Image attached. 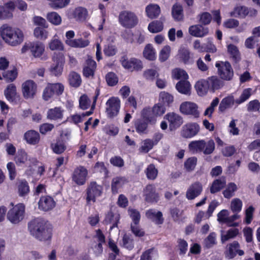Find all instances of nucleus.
Instances as JSON below:
<instances>
[{
    "mask_svg": "<svg viewBox=\"0 0 260 260\" xmlns=\"http://www.w3.org/2000/svg\"><path fill=\"white\" fill-rule=\"evenodd\" d=\"M239 234V230L236 228H232L229 230L225 234H221V242L224 243L231 239L236 237Z\"/></svg>",
    "mask_w": 260,
    "mask_h": 260,
    "instance_id": "nucleus-48",
    "label": "nucleus"
},
{
    "mask_svg": "<svg viewBox=\"0 0 260 260\" xmlns=\"http://www.w3.org/2000/svg\"><path fill=\"white\" fill-rule=\"evenodd\" d=\"M68 80L70 84L74 87H79L82 82L80 75L75 72H72L70 73Z\"/></svg>",
    "mask_w": 260,
    "mask_h": 260,
    "instance_id": "nucleus-45",
    "label": "nucleus"
},
{
    "mask_svg": "<svg viewBox=\"0 0 260 260\" xmlns=\"http://www.w3.org/2000/svg\"><path fill=\"white\" fill-rule=\"evenodd\" d=\"M118 19L120 24L127 28L134 27L138 23V18L136 14L128 11L120 12Z\"/></svg>",
    "mask_w": 260,
    "mask_h": 260,
    "instance_id": "nucleus-4",
    "label": "nucleus"
},
{
    "mask_svg": "<svg viewBox=\"0 0 260 260\" xmlns=\"http://www.w3.org/2000/svg\"><path fill=\"white\" fill-rule=\"evenodd\" d=\"M145 12L147 16L151 19L157 18L160 13V8L157 4H151L146 6Z\"/></svg>",
    "mask_w": 260,
    "mask_h": 260,
    "instance_id": "nucleus-31",
    "label": "nucleus"
},
{
    "mask_svg": "<svg viewBox=\"0 0 260 260\" xmlns=\"http://www.w3.org/2000/svg\"><path fill=\"white\" fill-rule=\"evenodd\" d=\"M206 80L210 90L213 92L219 89L223 86V82L216 76L209 77Z\"/></svg>",
    "mask_w": 260,
    "mask_h": 260,
    "instance_id": "nucleus-33",
    "label": "nucleus"
},
{
    "mask_svg": "<svg viewBox=\"0 0 260 260\" xmlns=\"http://www.w3.org/2000/svg\"><path fill=\"white\" fill-rule=\"evenodd\" d=\"M165 118L169 121V127L171 130L179 127L183 122L182 117L179 114L174 112L167 113L165 115Z\"/></svg>",
    "mask_w": 260,
    "mask_h": 260,
    "instance_id": "nucleus-19",
    "label": "nucleus"
},
{
    "mask_svg": "<svg viewBox=\"0 0 260 260\" xmlns=\"http://www.w3.org/2000/svg\"><path fill=\"white\" fill-rule=\"evenodd\" d=\"M24 138L26 142L30 145H36L38 144L40 139L39 134L34 130L27 131L24 134Z\"/></svg>",
    "mask_w": 260,
    "mask_h": 260,
    "instance_id": "nucleus-32",
    "label": "nucleus"
},
{
    "mask_svg": "<svg viewBox=\"0 0 260 260\" xmlns=\"http://www.w3.org/2000/svg\"><path fill=\"white\" fill-rule=\"evenodd\" d=\"M228 51L235 60H239L240 59L239 51L235 45L233 44L229 45L228 46Z\"/></svg>",
    "mask_w": 260,
    "mask_h": 260,
    "instance_id": "nucleus-63",
    "label": "nucleus"
},
{
    "mask_svg": "<svg viewBox=\"0 0 260 260\" xmlns=\"http://www.w3.org/2000/svg\"><path fill=\"white\" fill-rule=\"evenodd\" d=\"M203 186L201 183L195 182L189 186L186 192V198L188 200H193L198 197L202 192Z\"/></svg>",
    "mask_w": 260,
    "mask_h": 260,
    "instance_id": "nucleus-21",
    "label": "nucleus"
},
{
    "mask_svg": "<svg viewBox=\"0 0 260 260\" xmlns=\"http://www.w3.org/2000/svg\"><path fill=\"white\" fill-rule=\"evenodd\" d=\"M145 173L148 179L154 180L157 176L158 170L154 165L150 164L146 168Z\"/></svg>",
    "mask_w": 260,
    "mask_h": 260,
    "instance_id": "nucleus-60",
    "label": "nucleus"
},
{
    "mask_svg": "<svg viewBox=\"0 0 260 260\" xmlns=\"http://www.w3.org/2000/svg\"><path fill=\"white\" fill-rule=\"evenodd\" d=\"M55 204L54 199L48 196L42 197L38 203L39 208L44 211L52 210L55 206Z\"/></svg>",
    "mask_w": 260,
    "mask_h": 260,
    "instance_id": "nucleus-22",
    "label": "nucleus"
},
{
    "mask_svg": "<svg viewBox=\"0 0 260 260\" xmlns=\"http://www.w3.org/2000/svg\"><path fill=\"white\" fill-rule=\"evenodd\" d=\"M225 184L226 181L223 177L216 179L212 182L210 186V192L211 193H215L219 191L225 186Z\"/></svg>",
    "mask_w": 260,
    "mask_h": 260,
    "instance_id": "nucleus-39",
    "label": "nucleus"
},
{
    "mask_svg": "<svg viewBox=\"0 0 260 260\" xmlns=\"http://www.w3.org/2000/svg\"><path fill=\"white\" fill-rule=\"evenodd\" d=\"M121 246L128 250H132L134 247L133 240L131 237L125 234L122 238Z\"/></svg>",
    "mask_w": 260,
    "mask_h": 260,
    "instance_id": "nucleus-62",
    "label": "nucleus"
},
{
    "mask_svg": "<svg viewBox=\"0 0 260 260\" xmlns=\"http://www.w3.org/2000/svg\"><path fill=\"white\" fill-rule=\"evenodd\" d=\"M11 207L7 213V220L13 224H18L24 218L25 214V206L22 203L14 205L11 203Z\"/></svg>",
    "mask_w": 260,
    "mask_h": 260,
    "instance_id": "nucleus-1",
    "label": "nucleus"
},
{
    "mask_svg": "<svg viewBox=\"0 0 260 260\" xmlns=\"http://www.w3.org/2000/svg\"><path fill=\"white\" fill-rule=\"evenodd\" d=\"M126 182L123 177H116L113 179L112 182V190L114 193H117L118 189L121 187Z\"/></svg>",
    "mask_w": 260,
    "mask_h": 260,
    "instance_id": "nucleus-55",
    "label": "nucleus"
},
{
    "mask_svg": "<svg viewBox=\"0 0 260 260\" xmlns=\"http://www.w3.org/2000/svg\"><path fill=\"white\" fill-rule=\"evenodd\" d=\"M249 11L248 9L243 6H238L236 7L233 12H231V16L234 17H245L248 14Z\"/></svg>",
    "mask_w": 260,
    "mask_h": 260,
    "instance_id": "nucleus-57",
    "label": "nucleus"
},
{
    "mask_svg": "<svg viewBox=\"0 0 260 260\" xmlns=\"http://www.w3.org/2000/svg\"><path fill=\"white\" fill-rule=\"evenodd\" d=\"M119 218L120 216L118 213H114L110 211L106 215L105 220L107 223L112 224L111 227V229H112L117 226Z\"/></svg>",
    "mask_w": 260,
    "mask_h": 260,
    "instance_id": "nucleus-46",
    "label": "nucleus"
},
{
    "mask_svg": "<svg viewBox=\"0 0 260 260\" xmlns=\"http://www.w3.org/2000/svg\"><path fill=\"white\" fill-rule=\"evenodd\" d=\"M87 174V170L84 167L80 166L75 169L72 176L73 180L78 185H83L86 182Z\"/></svg>",
    "mask_w": 260,
    "mask_h": 260,
    "instance_id": "nucleus-18",
    "label": "nucleus"
},
{
    "mask_svg": "<svg viewBox=\"0 0 260 260\" xmlns=\"http://www.w3.org/2000/svg\"><path fill=\"white\" fill-rule=\"evenodd\" d=\"M15 161L17 165L22 166L24 164H28L30 161V157L24 150H21L18 151L16 156L15 157Z\"/></svg>",
    "mask_w": 260,
    "mask_h": 260,
    "instance_id": "nucleus-34",
    "label": "nucleus"
},
{
    "mask_svg": "<svg viewBox=\"0 0 260 260\" xmlns=\"http://www.w3.org/2000/svg\"><path fill=\"white\" fill-rule=\"evenodd\" d=\"M236 104V100L233 94H230L224 98L219 104L218 110L220 112H223L226 109L233 107Z\"/></svg>",
    "mask_w": 260,
    "mask_h": 260,
    "instance_id": "nucleus-29",
    "label": "nucleus"
},
{
    "mask_svg": "<svg viewBox=\"0 0 260 260\" xmlns=\"http://www.w3.org/2000/svg\"><path fill=\"white\" fill-rule=\"evenodd\" d=\"M238 190L237 185L233 182L228 183L222 191L223 197L226 199H230L234 196L235 192Z\"/></svg>",
    "mask_w": 260,
    "mask_h": 260,
    "instance_id": "nucleus-40",
    "label": "nucleus"
},
{
    "mask_svg": "<svg viewBox=\"0 0 260 260\" xmlns=\"http://www.w3.org/2000/svg\"><path fill=\"white\" fill-rule=\"evenodd\" d=\"M45 220L41 218H36L28 224V229L31 235H37L39 228H44Z\"/></svg>",
    "mask_w": 260,
    "mask_h": 260,
    "instance_id": "nucleus-28",
    "label": "nucleus"
},
{
    "mask_svg": "<svg viewBox=\"0 0 260 260\" xmlns=\"http://www.w3.org/2000/svg\"><path fill=\"white\" fill-rule=\"evenodd\" d=\"M143 53L144 57L148 60H154L156 58L155 50L150 44L145 46Z\"/></svg>",
    "mask_w": 260,
    "mask_h": 260,
    "instance_id": "nucleus-42",
    "label": "nucleus"
},
{
    "mask_svg": "<svg viewBox=\"0 0 260 260\" xmlns=\"http://www.w3.org/2000/svg\"><path fill=\"white\" fill-rule=\"evenodd\" d=\"M146 215L156 224H161L164 221L162 214L160 211L150 209L146 212Z\"/></svg>",
    "mask_w": 260,
    "mask_h": 260,
    "instance_id": "nucleus-35",
    "label": "nucleus"
},
{
    "mask_svg": "<svg viewBox=\"0 0 260 260\" xmlns=\"http://www.w3.org/2000/svg\"><path fill=\"white\" fill-rule=\"evenodd\" d=\"M63 117V110L59 107L49 109L46 114V117L50 120H60Z\"/></svg>",
    "mask_w": 260,
    "mask_h": 260,
    "instance_id": "nucleus-27",
    "label": "nucleus"
},
{
    "mask_svg": "<svg viewBox=\"0 0 260 260\" xmlns=\"http://www.w3.org/2000/svg\"><path fill=\"white\" fill-rule=\"evenodd\" d=\"M200 130V125L197 123L188 122L183 125L180 135L184 138L189 139L196 136Z\"/></svg>",
    "mask_w": 260,
    "mask_h": 260,
    "instance_id": "nucleus-12",
    "label": "nucleus"
},
{
    "mask_svg": "<svg viewBox=\"0 0 260 260\" xmlns=\"http://www.w3.org/2000/svg\"><path fill=\"white\" fill-rule=\"evenodd\" d=\"M204 145V140L192 141L189 143L188 148L193 153L202 152Z\"/></svg>",
    "mask_w": 260,
    "mask_h": 260,
    "instance_id": "nucleus-38",
    "label": "nucleus"
},
{
    "mask_svg": "<svg viewBox=\"0 0 260 260\" xmlns=\"http://www.w3.org/2000/svg\"><path fill=\"white\" fill-rule=\"evenodd\" d=\"M171 47L169 45L164 46L159 52V60L161 62L167 60L171 55Z\"/></svg>",
    "mask_w": 260,
    "mask_h": 260,
    "instance_id": "nucleus-51",
    "label": "nucleus"
},
{
    "mask_svg": "<svg viewBox=\"0 0 260 260\" xmlns=\"http://www.w3.org/2000/svg\"><path fill=\"white\" fill-rule=\"evenodd\" d=\"M34 35L37 39L44 41L48 38L49 32L43 28L37 27L34 29Z\"/></svg>",
    "mask_w": 260,
    "mask_h": 260,
    "instance_id": "nucleus-54",
    "label": "nucleus"
},
{
    "mask_svg": "<svg viewBox=\"0 0 260 260\" xmlns=\"http://www.w3.org/2000/svg\"><path fill=\"white\" fill-rule=\"evenodd\" d=\"M71 43H70V47L73 48H84L88 46L89 44L88 40L82 38L75 39Z\"/></svg>",
    "mask_w": 260,
    "mask_h": 260,
    "instance_id": "nucleus-58",
    "label": "nucleus"
},
{
    "mask_svg": "<svg viewBox=\"0 0 260 260\" xmlns=\"http://www.w3.org/2000/svg\"><path fill=\"white\" fill-rule=\"evenodd\" d=\"M121 62L123 68L131 71L141 70L143 68L142 62L136 58H127L126 57H122Z\"/></svg>",
    "mask_w": 260,
    "mask_h": 260,
    "instance_id": "nucleus-15",
    "label": "nucleus"
},
{
    "mask_svg": "<svg viewBox=\"0 0 260 260\" xmlns=\"http://www.w3.org/2000/svg\"><path fill=\"white\" fill-rule=\"evenodd\" d=\"M96 68L95 61L90 56L86 59L83 69V74L86 78H93Z\"/></svg>",
    "mask_w": 260,
    "mask_h": 260,
    "instance_id": "nucleus-17",
    "label": "nucleus"
},
{
    "mask_svg": "<svg viewBox=\"0 0 260 260\" xmlns=\"http://www.w3.org/2000/svg\"><path fill=\"white\" fill-rule=\"evenodd\" d=\"M4 93L5 98L10 102H15L20 99V95L17 92L16 87L14 84H9Z\"/></svg>",
    "mask_w": 260,
    "mask_h": 260,
    "instance_id": "nucleus-23",
    "label": "nucleus"
},
{
    "mask_svg": "<svg viewBox=\"0 0 260 260\" xmlns=\"http://www.w3.org/2000/svg\"><path fill=\"white\" fill-rule=\"evenodd\" d=\"M44 228H39L37 235H32L40 241L50 240L52 237V228L51 226L45 221Z\"/></svg>",
    "mask_w": 260,
    "mask_h": 260,
    "instance_id": "nucleus-20",
    "label": "nucleus"
},
{
    "mask_svg": "<svg viewBox=\"0 0 260 260\" xmlns=\"http://www.w3.org/2000/svg\"><path fill=\"white\" fill-rule=\"evenodd\" d=\"M252 90V89L250 88L244 89L240 97L236 100V104L240 105L247 100L251 95Z\"/></svg>",
    "mask_w": 260,
    "mask_h": 260,
    "instance_id": "nucleus-59",
    "label": "nucleus"
},
{
    "mask_svg": "<svg viewBox=\"0 0 260 260\" xmlns=\"http://www.w3.org/2000/svg\"><path fill=\"white\" fill-rule=\"evenodd\" d=\"M172 77L177 80H187L188 78V75L185 70L180 68H175L172 71Z\"/></svg>",
    "mask_w": 260,
    "mask_h": 260,
    "instance_id": "nucleus-53",
    "label": "nucleus"
},
{
    "mask_svg": "<svg viewBox=\"0 0 260 260\" xmlns=\"http://www.w3.org/2000/svg\"><path fill=\"white\" fill-rule=\"evenodd\" d=\"M45 52V47L43 43L38 41L31 42L30 53L34 57L46 60L48 57Z\"/></svg>",
    "mask_w": 260,
    "mask_h": 260,
    "instance_id": "nucleus-13",
    "label": "nucleus"
},
{
    "mask_svg": "<svg viewBox=\"0 0 260 260\" xmlns=\"http://www.w3.org/2000/svg\"><path fill=\"white\" fill-rule=\"evenodd\" d=\"M196 90L200 96L206 95L210 90L207 80H201L198 81L195 84Z\"/></svg>",
    "mask_w": 260,
    "mask_h": 260,
    "instance_id": "nucleus-36",
    "label": "nucleus"
},
{
    "mask_svg": "<svg viewBox=\"0 0 260 260\" xmlns=\"http://www.w3.org/2000/svg\"><path fill=\"white\" fill-rule=\"evenodd\" d=\"M143 196L145 201L147 203H157L159 200L158 193L156 192V188L153 184H148L144 188Z\"/></svg>",
    "mask_w": 260,
    "mask_h": 260,
    "instance_id": "nucleus-14",
    "label": "nucleus"
},
{
    "mask_svg": "<svg viewBox=\"0 0 260 260\" xmlns=\"http://www.w3.org/2000/svg\"><path fill=\"white\" fill-rule=\"evenodd\" d=\"M103 192V187L96 182L89 183L86 189V201L88 203L95 202L96 199L100 197Z\"/></svg>",
    "mask_w": 260,
    "mask_h": 260,
    "instance_id": "nucleus-7",
    "label": "nucleus"
},
{
    "mask_svg": "<svg viewBox=\"0 0 260 260\" xmlns=\"http://www.w3.org/2000/svg\"><path fill=\"white\" fill-rule=\"evenodd\" d=\"M218 74L220 78L225 81H230L234 76V71L228 61H219L216 62Z\"/></svg>",
    "mask_w": 260,
    "mask_h": 260,
    "instance_id": "nucleus-5",
    "label": "nucleus"
},
{
    "mask_svg": "<svg viewBox=\"0 0 260 260\" xmlns=\"http://www.w3.org/2000/svg\"><path fill=\"white\" fill-rule=\"evenodd\" d=\"M15 28V27L8 24H4L0 27V37L8 45Z\"/></svg>",
    "mask_w": 260,
    "mask_h": 260,
    "instance_id": "nucleus-26",
    "label": "nucleus"
},
{
    "mask_svg": "<svg viewBox=\"0 0 260 260\" xmlns=\"http://www.w3.org/2000/svg\"><path fill=\"white\" fill-rule=\"evenodd\" d=\"M172 14L176 21L182 20L183 18L182 7L179 4L174 5L172 7Z\"/></svg>",
    "mask_w": 260,
    "mask_h": 260,
    "instance_id": "nucleus-50",
    "label": "nucleus"
},
{
    "mask_svg": "<svg viewBox=\"0 0 260 260\" xmlns=\"http://www.w3.org/2000/svg\"><path fill=\"white\" fill-rule=\"evenodd\" d=\"M243 206V202L242 200L239 198H236L232 200L230 209L234 213H238L242 210Z\"/></svg>",
    "mask_w": 260,
    "mask_h": 260,
    "instance_id": "nucleus-49",
    "label": "nucleus"
},
{
    "mask_svg": "<svg viewBox=\"0 0 260 260\" xmlns=\"http://www.w3.org/2000/svg\"><path fill=\"white\" fill-rule=\"evenodd\" d=\"M177 91L183 94L189 95L190 94L191 85L186 80L180 81L176 85Z\"/></svg>",
    "mask_w": 260,
    "mask_h": 260,
    "instance_id": "nucleus-37",
    "label": "nucleus"
},
{
    "mask_svg": "<svg viewBox=\"0 0 260 260\" xmlns=\"http://www.w3.org/2000/svg\"><path fill=\"white\" fill-rule=\"evenodd\" d=\"M99 94L100 90L99 89H96L95 90V95L93 97V103L91 105V107L90 111L82 113L81 114H72L68 118L67 120L70 123H74L75 124H77L79 123L82 122L85 117L88 116L92 114L93 113V110L95 108V103L96 102V100Z\"/></svg>",
    "mask_w": 260,
    "mask_h": 260,
    "instance_id": "nucleus-9",
    "label": "nucleus"
},
{
    "mask_svg": "<svg viewBox=\"0 0 260 260\" xmlns=\"http://www.w3.org/2000/svg\"><path fill=\"white\" fill-rule=\"evenodd\" d=\"M46 18L48 21L53 25H59L61 23V17L56 12L48 13L47 14Z\"/></svg>",
    "mask_w": 260,
    "mask_h": 260,
    "instance_id": "nucleus-52",
    "label": "nucleus"
},
{
    "mask_svg": "<svg viewBox=\"0 0 260 260\" xmlns=\"http://www.w3.org/2000/svg\"><path fill=\"white\" fill-rule=\"evenodd\" d=\"M188 31L191 36L199 38L204 37L209 33L208 27L199 24L190 26L189 27Z\"/></svg>",
    "mask_w": 260,
    "mask_h": 260,
    "instance_id": "nucleus-25",
    "label": "nucleus"
},
{
    "mask_svg": "<svg viewBox=\"0 0 260 260\" xmlns=\"http://www.w3.org/2000/svg\"><path fill=\"white\" fill-rule=\"evenodd\" d=\"M64 91V86L61 83H48L44 89L42 98L48 101L56 96L61 95Z\"/></svg>",
    "mask_w": 260,
    "mask_h": 260,
    "instance_id": "nucleus-3",
    "label": "nucleus"
},
{
    "mask_svg": "<svg viewBox=\"0 0 260 260\" xmlns=\"http://www.w3.org/2000/svg\"><path fill=\"white\" fill-rule=\"evenodd\" d=\"M166 112V108L161 104H155L152 109L145 108L141 112L143 118L150 124H154L156 122V117L162 116Z\"/></svg>",
    "mask_w": 260,
    "mask_h": 260,
    "instance_id": "nucleus-2",
    "label": "nucleus"
},
{
    "mask_svg": "<svg viewBox=\"0 0 260 260\" xmlns=\"http://www.w3.org/2000/svg\"><path fill=\"white\" fill-rule=\"evenodd\" d=\"M178 57L183 63H188L190 59V52L189 49L185 47H181L178 50Z\"/></svg>",
    "mask_w": 260,
    "mask_h": 260,
    "instance_id": "nucleus-43",
    "label": "nucleus"
},
{
    "mask_svg": "<svg viewBox=\"0 0 260 260\" xmlns=\"http://www.w3.org/2000/svg\"><path fill=\"white\" fill-rule=\"evenodd\" d=\"M164 29L163 22L161 20H154L150 22L148 26V30L151 33H157Z\"/></svg>",
    "mask_w": 260,
    "mask_h": 260,
    "instance_id": "nucleus-44",
    "label": "nucleus"
},
{
    "mask_svg": "<svg viewBox=\"0 0 260 260\" xmlns=\"http://www.w3.org/2000/svg\"><path fill=\"white\" fill-rule=\"evenodd\" d=\"M55 35L48 42V48L51 51H63L64 50V46L62 41L56 38Z\"/></svg>",
    "mask_w": 260,
    "mask_h": 260,
    "instance_id": "nucleus-30",
    "label": "nucleus"
},
{
    "mask_svg": "<svg viewBox=\"0 0 260 260\" xmlns=\"http://www.w3.org/2000/svg\"><path fill=\"white\" fill-rule=\"evenodd\" d=\"M217 235L214 232L211 233L203 241V247L209 249L217 244Z\"/></svg>",
    "mask_w": 260,
    "mask_h": 260,
    "instance_id": "nucleus-41",
    "label": "nucleus"
},
{
    "mask_svg": "<svg viewBox=\"0 0 260 260\" xmlns=\"http://www.w3.org/2000/svg\"><path fill=\"white\" fill-rule=\"evenodd\" d=\"M24 34L22 30L15 27L14 31L9 41L8 45L15 47L20 45L24 40Z\"/></svg>",
    "mask_w": 260,
    "mask_h": 260,
    "instance_id": "nucleus-24",
    "label": "nucleus"
},
{
    "mask_svg": "<svg viewBox=\"0 0 260 260\" xmlns=\"http://www.w3.org/2000/svg\"><path fill=\"white\" fill-rule=\"evenodd\" d=\"M87 14L88 12L86 9L78 7L74 11L73 16L77 21H83L86 19Z\"/></svg>",
    "mask_w": 260,
    "mask_h": 260,
    "instance_id": "nucleus-47",
    "label": "nucleus"
},
{
    "mask_svg": "<svg viewBox=\"0 0 260 260\" xmlns=\"http://www.w3.org/2000/svg\"><path fill=\"white\" fill-rule=\"evenodd\" d=\"M155 145L151 139H148L144 140L142 143V145L139 150L141 152L147 153Z\"/></svg>",
    "mask_w": 260,
    "mask_h": 260,
    "instance_id": "nucleus-64",
    "label": "nucleus"
},
{
    "mask_svg": "<svg viewBox=\"0 0 260 260\" xmlns=\"http://www.w3.org/2000/svg\"><path fill=\"white\" fill-rule=\"evenodd\" d=\"M240 245L237 241L228 244L226 246V250L225 251V257L229 259L234 258L237 254L242 256L244 254L242 250L239 249Z\"/></svg>",
    "mask_w": 260,
    "mask_h": 260,
    "instance_id": "nucleus-16",
    "label": "nucleus"
},
{
    "mask_svg": "<svg viewBox=\"0 0 260 260\" xmlns=\"http://www.w3.org/2000/svg\"><path fill=\"white\" fill-rule=\"evenodd\" d=\"M215 147V143L212 139H210L207 142L205 141V145L203 148L202 153L206 155L210 154L214 151Z\"/></svg>",
    "mask_w": 260,
    "mask_h": 260,
    "instance_id": "nucleus-61",
    "label": "nucleus"
},
{
    "mask_svg": "<svg viewBox=\"0 0 260 260\" xmlns=\"http://www.w3.org/2000/svg\"><path fill=\"white\" fill-rule=\"evenodd\" d=\"M120 108V100L117 97H112L106 103V113L108 117L116 116Z\"/></svg>",
    "mask_w": 260,
    "mask_h": 260,
    "instance_id": "nucleus-10",
    "label": "nucleus"
},
{
    "mask_svg": "<svg viewBox=\"0 0 260 260\" xmlns=\"http://www.w3.org/2000/svg\"><path fill=\"white\" fill-rule=\"evenodd\" d=\"M180 112L186 115H189L194 118L200 117V111L198 105L192 102L185 101L182 102L179 107Z\"/></svg>",
    "mask_w": 260,
    "mask_h": 260,
    "instance_id": "nucleus-8",
    "label": "nucleus"
},
{
    "mask_svg": "<svg viewBox=\"0 0 260 260\" xmlns=\"http://www.w3.org/2000/svg\"><path fill=\"white\" fill-rule=\"evenodd\" d=\"M64 60V56L62 53H55L53 54L52 57L53 63L49 69L51 74L55 76H59L61 74Z\"/></svg>",
    "mask_w": 260,
    "mask_h": 260,
    "instance_id": "nucleus-6",
    "label": "nucleus"
},
{
    "mask_svg": "<svg viewBox=\"0 0 260 260\" xmlns=\"http://www.w3.org/2000/svg\"><path fill=\"white\" fill-rule=\"evenodd\" d=\"M37 85L32 80H27L21 85V91L25 99H33L37 91Z\"/></svg>",
    "mask_w": 260,
    "mask_h": 260,
    "instance_id": "nucleus-11",
    "label": "nucleus"
},
{
    "mask_svg": "<svg viewBox=\"0 0 260 260\" xmlns=\"http://www.w3.org/2000/svg\"><path fill=\"white\" fill-rule=\"evenodd\" d=\"M174 98L171 94L165 91H162L159 95V103L164 105H169L173 103Z\"/></svg>",
    "mask_w": 260,
    "mask_h": 260,
    "instance_id": "nucleus-56",
    "label": "nucleus"
}]
</instances>
